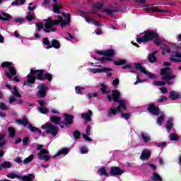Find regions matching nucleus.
I'll list each match as a JSON object with an SVG mask.
<instances>
[{
    "label": "nucleus",
    "instance_id": "obj_54",
    "mask_svg": "<svg viewBox=\"0 0 181 181\" xmlns=\"http://www.w3.org/2000/svg\"><path fill=\"white\" fill-rule=\"evenodd\" d=\"M74 136L75 139H80V136H81V134L78 131H76L74 132Z\"/></svg>",
    "mask_w": 181,
    "mask_h": 181
},
{
    "label": "nucleus",
    "instance_id": "obj_27",
    "mask_svg": "<svg viewBox=\"0 0 181 181\" xmlns=\"http://www.w3.org/2000/svg\"><path fill=\"white\" fill-rule=\"evenodd\" d=\"M170 98H171V100H178V98H180V93L176 92L175 90L170 91Z\"/></svg>",
    "mask_w": 181,
    "mask_h": 181
},
{
    "label": "nucleus",
    "instance_id": "obj_2",
    "mask_svg": "<svg viewBox=\"0 0 181 181\" xmlns=\"http://www.w3.org/2000/svg\"><path fill=\"white\" fill-rule=\"evenodd\" d=\"M121 97V93L118 90H112L111 95H107L108 101L113 100L114 104L107 111V117L112 118L115 117L118 113L121 114V117L123 119H129L131 118L130 113H123V111L127 110V101L126 100H119Z\"/></svg>",
    "mask_w": 181,
    "mask_h": 181
},
{
    "label": "nucleus",
    "instance_id": "obj_46",
    "mask_svg": "<svg viewBox=\"0 0 181 181\" xmlns=\"http://www.w3.org/2000/svg\"><path fill=\"white\" fill-rule=\"evenodd\" d=\"M84 90H86L84 87H81V86L75 87V91L76 94H83V91H84Z\"/></svg>",
    "mask_w": 181,
    "mask_h": 181
},
{
    "label": "nucleus",
    "instance_id": "obj_59",
    "mask_svg": "<svg viewBox=\"0 0 181 181\" xmlns=\"http://www.w3.org/2000/svg\"><path fill=\"white\" fill-rule=\"evenodd\" d=\"M118 84H119V79L116 78L115 80H113L112 85L115 86H118Z\"/></svg>",
    "mask_w": 181,
    "mask_h": 181
},
{
    "label": "nucleus",
    "instance_id": "obj_30",
    "mask_svg": "<svg viewBox=\"0 0 181 181\" xmlns=\"http://www.w3.org/2000/svg\"><path fill=\"white\" fill-rule=\"evenodd\" d=\"M50 120L53 122V124L59 125V127H60V124H62V118L57 116L51 117Z\"/></svg>",
    "mask_w": 181,
    "mask_h": 181
},
{
    "label": "nucleus",
    "instance_id": "obj_63",
    "mask_svg": "<svg viewBox=\"0 0 181 181\" xmlns=\"http://www.w3.org/2000/svg\"><path fill=\"white\" fill-rule=\"evenodd\" d=\"M14 162L16 163H22V158H21V157H17L14 159Z\"/></svg>",
    "mask_w": 181,
    "mask_h": 181
},
{
    "label": "nucleus",
    "instance_id": "obj_53",
    "mask_svg": "<svg viewBox=\"0 0 181 181\" xmlns=\"http://www.w3.org/2000/svg\"><path fill=\"white\" fill-rule=\"evenodd\" d=\"M95 8L96 9H101V8H103V6H104V4L101 3V2H98L95 4Z\"/></svg>",
    "mask_w": 181,
    "mask_h": 181
},
{
    "label": "nucleus",
    "instance_id": "obj_7",
    "mask_svg": "<svg viewBox=\"0 0 181 181\" xmlns=\"http://www.w3.org/2000/svg\"><path fill=\"white\" fill-rule=\"evenodd\" d=\"M52 5L53 6L52 11L54 13H60V12H62L63 8L56 0H45L43 4L45 8H49V6H52Z\"/></svg>",
    "mask_w": 181,
    "mask_h": 181
},
{
    "label": "nucleus",
    "instance_id": "obj_48",
    "mask_svg": "<svg viewBox=\"0 0 181 181\" xmlns=\"http://www.w3.org/2000/svg\"><path fill=\"white\" fill-rule=\"evenodd\" d=\"M8 131L9 136H11V138H13V136H15L16 134L15 129H13V127H8Z\"/></svg>",
    "mask_w": 181,
    "mask_h": 181
},
{
    "label": "nucleus",
    "instance_id": "obj_57",
    "mask_svg": "<svg viewBox=\"0 0 181 181\" xmlns=\"http://www.w3.org/2000/svg\"><path fill=\"white\" fill-rule=\"evenodd\" d=\"M168 100V98L165 95H161L160 97V99L158 100V103H163V101H166Z\"/></svg>",
    "mask_w": 181,
    "mask_h": 181
},
{
    "label": "nucleus",
    "instance_id": "obj_26",
    "mask_svg": "<svg viewBox=\"0 0 181 181\" xmlns=\"http://www.w3.org/2000/svg\"><path fill=\"white\" fill-rule=\"evenodd\" d=\"M158 53L157 50H154L152 53L149 54L148 56V62L150 63H155L156 62V54Z\"/></svg>",
    "mask_w": 181,
    "mask_h": 181
},
{
    "label": "nucleus",
    "instance_id": "obj_42",
    "mask_svg": "<svg viewBox=\"0 0 181 181\" xmlns=\"http://www.w3.org/2000/svg\"><path fill=\"white\" fill-rule=\"evenodd\" d=\"M115 66H122V64H125L127 63V59H119L117 61L113 62Z\"/></svg>",
    "mask_w": 181,
    "mask_h": 181
},
{
    "label": "nucleus",
    "instance_id": "obj_1",
    "mask_svg": "<svg viewBox=\"0 0 181 181\" xmlns=\"http://www.w3.org/2000/svg\"><path fill=\"white\" fill-rule=\"evenodd\" d=\"M70 14L62 13V16H57L55 20H52V18H48L45 20V23H37L36 31L34 34L35 39H40V34L39 32L42 30L44 28V32L49 33V32H56L57 29L54 28L56 25H60L61 28H64L67 26H70Z\"/></svg>",
    "mask_w": 181,
    "mask_h": 181
},
{
    "label": "nucleus",
    "instance_id": "obj_3",
    "mask_svg": "<svg viewBox=\"0 0 181 181\" xmlns=\"http://www.w3.org/2000/svg\"><path fill=\"white\" fill-rule=\"evenodd\" d=\"M154 40L155 45H160L163 49L162 54L165 56V53H170V49L173 44L163 41L155 31L148 30L141 34L140 37L136 39V42L139 44L145 42H150Z\"/></svg>",
    "mask_w": 181,
    "mask_h": 181
},
{
    "label": "nucleus",
    "instance_id": "obj_17",
    "mask_svg": "<svg viewBox=\"0 0 181 181\" xmlns=\"http://www.w3.org/2000/svg\"><path fill=\"white\" fill-rule=\"evenodd\" d=\"M148 110L152 115H156V117H158L160 112L159 107L156 106L153 103L150 104L149 107H148Z\"/></svg>",
    "mask_w": 181,
    "mask_h": 181
},
{
    "label": "nucleus",
    "instance_id": "obj_62",
    "mask_svg": "<svg viewBox=\"0 0 181 181\" xmlns=\"http://www.w3.org/2000/svg\"><path fill=\"white\" fill-rule=\"evenodd\" d=\"M29 142V138L25 137L23 139V145H28V143Z\"/></svg>",
    "mask_w": 181,
    "mask_h": 181
},
{
    "label": "nucleus",
    "instance_id": "obj_11",
    "mask_svg": "<svg viewBox=\"0 0 181 181\" xmlns=\"http://www.w3.org/2000/svg\"><path fill=\"white\" fill-rule=\"evenodd\" d=\"M160 75L163 76V80L165 81H169L172 78H175L176 76L172 75V71L170 68H165L161 69Z\"/></svg>",
    "mask_w": 181,
    "mask_h": 181
},
{
    "label": "nucleus",
    "instance_id": "obj_41",
    "mask_svg": "<svg viewBox=\"0 0 181 181\" xmlns=\"http://www.w3.org/2000/svg\"><path fill=\"white\" fill-rule=\"evenodd\" d=\"M100 90L103 94H108V93H110V90H108L107 86L104 83H100Z\"/></svg>",
    "mask_w": 181,
    "mask_h": 181
},
{
    "label": "nucleus",
    "instance_id": "obj_19",
    "mask_svg": "<svg viewBox=\"0 0 181 181\" xmlns=\"http://www.w3.org/2000/svg\"><path fill=\"white\" fill-rule=\"evenodd\" d=\"M151 151L149 149H144L141 152V155L140 156V159L141 160H148L149 158H151Z\"/></svg>",
    "mask_w": 181,
    "mask_h": 181
},
{
    "label": "nucleus",
    "instance_id": "obj_36",
    "mask_svg": "<svg viewBox=\"0 0 181 181\" xmlns=\"http://www.w3.org/2000/svg\"><path fill=\"white\" fill-rule=\"evenodd\" d=\"M35 179V175L29 174L28 175H24L22 177L23 181H33Z\"/></svg>",
    "mask_w": 181,
    "mask_h": 181
},
{
    "label": "nucleus",
    "instance_id": "obj_28",
    "mask_svg": "<svg viewBox=\"0 0 181 181\" xmlns=\"http://www.w3.org/2000/svg\"><path fill=\"white\" fill-rule=\"evenodd\" d=\"M165 128L168 132H170V130L172 129V128H173V118L172 117L168 118Z\"/></svg>",
    "mask_w": 181,
    "mask_h": 181
},
{
    "label": "nucleus",
    "instance_id": "obj_33",
    "mask_svg": "<svg viewBox=\"0 0 181 181\" xmlns=\"http://www.w3.org/2000/svg\"><path fill=\"white\" fill-rule=\"evenodd\" d=\"M98 173L99 175H100V176H106L107 177H108V173H107V170H105V167H102L100 168L98 171Z\"/></svg>",
    "mask_w": 181,
    "mask_h": 181
},
{
    "label": "nucleus",
    "instance_id": "obj_20",
    "mask_svg": "<svg viewBox=\"0 0 181 181\" xmlns=\"http://www.w3.org/2000/svg\"><path fill=\"white\" fill-rule=\"evenodd\" d=\"M147 11H148V12H157L158 13H160V12H163V13L168 12L167 10L160 9L158 8V6H147Z\"/></svg>",
    "mask_w": 181,
    "mask_h": 181
},
{
    "label": "nucleus",
    "instance_id": "obj_35",
    "mask_svg": "<svg viewBox=\"0 0 181 181\" xmlns=\"http://www.w3.org/2000/svg\"><path fill=\"white\" fill-rule=\"evenodd\" d=\"M163 121H165V114L160 113V115L158 118H157V124L159 127L162 126L163 124Z\"/></svg>",
    "mask_w": 181,
    "mask_h": 181
},
{
    "label": "nucleus",
    "instance_id": "obj_31",
    "mask_svg": "<svg viewBox=\"0 0 181 181\" xmlns=\"http://www.w3.org/2000/svg\"><path fill=\"white\" fill-rule=\"evenodd\" d=\"M11 16L5 12L0 11L1 21H9Z\"/></svg>",
    "mask_w": 181,
    "mask_h": 181
},
{
    "label": "nucleus",
    "instance_id": "obj_39",
    "mask_svg": "<svg viewBox=\"0 0 181 181\" xmlns=\"http://www.w3.org/2000/svg\"><path fill=\"white\" fill-rule=\"evenodd\" d=\"M18 124H21V125H23V127H26V125H29V123L28 122V119L26 117H24L23 119H18L16 121Z\"/></svg>",
    "mask_w": 181,
    "mask_h": 181
},
{
    "label": "nucleus",
    "instance_id": "obj_6",
    "mask_svg": "<svg viewBox=\"0 0 181 181\" xmlns=\"http://www.w3.org/2000/svg\"><path fill=\"white\" fill-rule=\"evenodd\" d=\"M96 54H100L105 56L101 58H98L97 57L91 56L92 58L99 60L100 63H107V62H112L114 56H115V50L113 49H109L105 51H95Z\"/></svg>",
    "mask_w": 181,
    "mask_h": 181
},
{
    "label": "nucleus",
    "instance_id": "obj_56",
    "mask_svg": "<svg viewBox=\"0 0 181 181\" xmlns=\"http://www.w3.org/2000/svg\"><path fill=\"white\" fill-rule=\"evenodd\" d=\"M145 80H142L139 78V76H136V81L134 82V86H136V84H139V83H144Z\"/></svg>",
    "mask_w": 181,
    "mask_h": 181
},
{
    "label": "nucleus",
    "instance_id": "obj_60",
    "mask_svg": "<svg viewBox=\"0 0 181 181\" xmlns=\"http://www.w3.org/2000/svg\"><path fill=\"white\" fill-rule=\"evenodd\" d=\"M0 110H8V107L6 106V105H5V103H0Z\"/></svg>",
    "mask_w": 181,
    "mask_h": 181
},
{
    "label": "nucleus",
    "instance_id": "obj_21",
    "mask_svg": "<svg viewBox=\"0 0 181 181\" xmlns=\"http://www.w3.org/2000/svg\"><path fill=\"white\" fill-rule=\"evenodd\" d=\"M38 104H40V107H38L37 110L41 112V114H47L49 110L45 106V101L43 100H38Z\"/></svg>",
    "mask_w": 181,
    "mask_h": 181
},
{
    "label": "nucleus",
    "instance_id": "obj_16",
    "mask_svg": "<svg viewBox=\"0 0 181 181\" xmlns=\"http://www.w3.org/2000/svg\"><path fill=\"white\" fill-rule=\"evenodd\" d=\"M170 60L174 63H181V53L175 52L170 56ZM178 70H181V66H179Z\"/></svg>",
    "mask_w": 181,
    "mask_h": 181
},
{
    "label": "nucleus",
    "instance_id": "obj_51",
    "mask_svg": "<svg viewBox=\"0 0 181 181\" xmlns=\"http://www.w3.org/2000/svg\"><path fill=\"white\" fill-rule=\"evenodd\" d=\"M4 138H5V134H0V146H4L5 145Z\"/></svg>",
    "mask_w": 181,
    "mask_h": 181
},
{
    "label": "nucleus",
    "instance_id": "obj_43",
    "mask_svg": "<svg viewBox=\"0 0 181 181\" xmlns=\"http://www.w3.org/2000/svg\"><path fill=\"white\" fill-rule=\"evenodd\" d=\"M26 19L30 22V21H33L35 19V13L33 12H28L26 16Z\"/></svg>",
    "mask_w": 181,
    "mask_h": 181
},
{
    "label": "nucleus",
    "instance_id": "obj_38",
    "mask_svg": "<svg viewBox=\"0 0 181 181\" xmlns=\"http://www.w3.org/2000/svg\"><path fill=\"white\" fill-rule=\"evenodd\" d=\"M28 128L31 132H38L40 135L42 134V131L40 129H39L37 127L32 126V124H28Z\"/></svg>",
    "mask_w": 181,
    "mask_h": 181
},
{
    "label": "nucleus",
    "instance_id": "obj_47",
    "mask_svg": "<svg viewBox=\"0 0 181 181\" xmlns=\"http://www.w3.org/2000/svg\"><path fill=\"white\" fill-rule=\"evenodd\" d=\"M168 138L170 141H177V139H179V136L176 134H170Z\"/></svg>",
    "mask_w": 181,
    "mask_h": 181
},
{
    "label": "nucleus",
    "instance_id": "obj_23",
    "mask_svg": "<svg viewBox=\"0 0 181 181\" xmlns=\"http://www.w3.org/2000/svg\"><path fill=\"white\" fill-rule=\"evenodd\" d=\"M84 18L86 22H87L88 23H92V25H95V26H103V23H100V22L94 19H91L88 16H85Z\"/></svg>",
    "mask_w": 181,
    "mask_h": 181
},
{
    "label": "nucleus",
    "instance_id": "obj_18",
    "mask_svg": "<svg viewBox=\"0 0 181 181\" xmlns=\"http://www.w3.org/2000/svg\"><path fill=\"white\" fill-rule=\"evenodd\" d=\"M124 173V170L119 168V167H112L110 168V175H112V176L120 175Z\"/></svg>",
    "mask_w": 181,
    "mask_h": 181
},
{
    "label": "nucleus",
    "instance_id": "obj_14",
    "mask_svg": "<svg viewBox=\"0 0 181 181\" xmlns=\"http://www.w3.org/2000/svg\"><path fill=\"white\" fill-rule=\"evenodd\" d=\"M134 67L136 70H139L141 73H144L146 76L148 77V78H155V75L152 73L148 71L145 67L142 66V64L140 63L134 64Z\"/></svg>",
    "mask_w": 181,
    "mask_h": 181
},
{
    "label": "nucleus",
    "instance_id": "obj_55",
    "mask_svg": "<svg viewBox=\"0 0 181 181\" xmlns=\"http://www.w3.org/2000/svg\"><path fill=\"white\" fill-rule=\"evenodd\" d=\"M28 9V11H35L36 6L33 5V3H30Z\"/></svg>",
    "mask_w": 181,
    "mask_h": 181
},
{
    "label": "nucleus",
    "instance_id": "obj_58",
    "mask_svg": "<svg viewBox=\"0 0 181 181\" xmlns=\"http://www.w3.org/2000/svg\"><path fill=\"white\" fill-rule=\"evenodd\" d=\"M15 22L16 23H22L23 22H25V20H23V18H16Z\"/></svg>",
    "mask_w": 181,
    "mask_h": 181
},
{
    "label": "nucleus",
    "instance_id": "obj_64",
    "mask_svg": "<svg viewBox=\"0 0 181 181\" xmlns=\"http://www.w3.org/2000/svg\"><path fill=\"white\" fill-rule=\"evenodd\" d=\"M159 90L161 91L162 94H166V93H168L166 88H160Z\"/></svg>",
    "mask_w": 181,
    "mask_h": 181
},
{
    "label": "nucleus",
    "instance_id": "obj_45",
    "mask_svg": "<svg viewBox=\"0 0 181 181\" xmlns=\"http://www.w3.org/2000/svg\"><path fill=\"white\" fill-rule=\"evenodd\" d=\"M152 180L154 181H162V177L158 173H153Z\"/></svg>",
    "mask_w": 181,
    "mask_h": 181
},
{
    "label": "nucleus",
    "instance_id": "obj_9",
    "mask_svg": "<svg viewBox=\"0 0 181 181\" xmlns=\"http://www.w3.org/2000/svg\"><path fill=\"white\" fill-rule=\"evenodd\" d=\"M1 67L5 68L7 67L8 69V71H5V75L8 78H12V76H16V70L15 69V67L12 65V63L11 62H4L1 64Z\"/></svg>",
    "mask_w": 181,
    "mask_h": 181
},
{
    "label": "nucleus",
    "instance_id": "obj_32",
    "mask_svg": "<svg viewBox=\"0 0 181 181\" xmlns=\"http://www.w3.org/2000/svg\"><path fill=\"white\" fill-rule=\"evenodd\" d=\"M102 12H105V13H107V15H108L109 16H112V13L115 12V10L111 8V6H110V8H103Z\"/></svg>",
    "mask_w": 181,
    "mask_h": 181
},
{
    "label": "nucleus",
    "instance_id": "obj_34",
    "mask_svg": "<svg viewBox=\"0 0 181 181\" xmlns=\"http://www.w3.org/2000/svg\"><path fill=\"white\" fill-rule=\"evenodd\" d=\"M12 168V163L9 161H4L1 163V169H9Z\"/></svg>",
    "mask_w": 181,
    "mask_h": 181
},
{
    "label": "nucleus",
    "instance_id": "obj_61",
    "mask_svg": "<svg viewBox=\"0 0 181 181\" xmlns=\"http://www.w3.org/2000/svg\"><path fill=\"white\" fill-rule=\"evenodd\" d=\"M95 97H97V93H96L88 94V98H89V99H91V98H95Z\"/></svg>",
    "mask_w": 181,
    "mask_h": 181
},
{
    "label": "nucleus",
    "instance_id": "obj_8",
    "mask_svg": "<svg viewBox=\"0 0 181 181\" xmlns=\"http://www.w3.org/2000/svg\"><path fill=\"white\" fill-rule=\"evenodd\" d=\"M42 129H46V133L56 136L59 134V127L53 125L52 123H46L42 127Z\"/></svg>",
    "mask_w": 181,
    "mask_h": 181
},
{
    "label": "nucleus",
    "instance_id": "obj_25",
    "mask_svg": "<svg viewBox=\"0 0 181 181\" xmlns=\"http://www.w3.org/2000/svg\"><path fill=\"white\" fill-rule=\"evenodd\" d=\"M91 115H93V112L91 110H88L87 112L82 115L83 119H85L86 122L91 121Z\"/></svg>",
    "mask_w": 181,
    "mask_h": 181
},
{
    "label": "nucleus",
    "instance_id": "obj_10",
    "mask_svg": "<svg viewBox=\"0 0 181 181\" xmlns=\"http://www.w3.org/2000/svg\"><path fill=\"white\" fill-rule=\"evenodd\" d=\"M6 87L8 90H10L13 94V95L9 98L10 104H12V103H15V101H16V99L15 98V97H18V98H21V97H22L21 95V94L19 93L18 88H16V86H14L13 88L12 89V88H11V86L9 84L6 83Z\"/></svg>",
    "mask_w": 181,
    "mask_h": 181
},
{
    "label": "nucleus",
    "instance_id": "obj_37",
    "mask_svg": "<svg viewBox=\"0 0 181 181\" xmlns=\"http://www.w3.org/2000/svg\"><path fill=\"white\" fill-rule=\"evenodd\" d=\"M51 46H52V47H54V49H60V42L57 40H53L51 42Z\"/></svg>",
    "mask_w": 181,
    "mask_h": 181
},
{
    "label": "nucleus",
    "instance_id": "obj_49",
    "mask_svg": "<svg viewBox=\"0 0 181 181\" xmlns=\"http://www.w3.org/2000/svg\"><path fill=\"white\" fill-rule=\"evenodd\" d=\"M33 160V154H31L29 157L26 158L24 160H23V163L25 165L28 164V163H30L31 161Z\"/></svg>",
    "mask_w": 181,
    "mask_h": 181
},
{
    "label": "nucleus",
    "instance_id": "obj_24",
    "mask_svg": "<svg viewBox=\"0 0 181 181\" xmlns=\"http://www.w3.org/2000/svg\"><path fill=\"white\" fill-rule=\"evenodd\" d=\"M90 135H91L90 127V126H88L86 128V134H83V138H84L86 141L91 142L93 140L91 139V138H90Z\"/></svg>",
    "mask_w": 181,
    "mask_h": 181
},
{
    "label": "nucleus",
    "instance_id": "obj_29",
    "mask_svg": "<svg viewBox=\"0 0 181 181\" xmlns=\"http://www.w3.org/2000/svg\"><path fill=\"white\" fill-rule=\"evenodd\" d=\"M42 43L44 45L45 49H52V44H50V41H49V38L44 37L42 38Z\"/></svg>",
    "mask_w": 181,
    "mask_h": 181
},
{
    "label": "nucleus",
    "instance_id": "obj_5",
    "mask_svg": "<svg viewBox=\"0 0 181 181\" xmlns=\"http://www.w3.org/2000/svg\"><path fill=\"white\" fill-rule=\"evenodd\" d=\"M69 152H70L69 148H62L59 150L54 156H51L49 151L43 148L41 149L38 153V159H40V160H45V162H49L51 158H53V159H56V158L60 156V155H67Z\"/></svg>",
    "mask_w": 181,
    "mask_h": 181
},
{
    "label": "nucleus",
    "instance_id": "obj_13",
    "mask_svg": "<svg viewBox=\"0 0 181 181\" xmlns=\"http://www.w3.org/2000/svg\"><path fill=\"white\" fill-rule=\"evenodd\" d=\"M64 118V121L62 122L60 128H64L65 127L71 125L73 124V119H74V116H73V115L65 114Z\"/></svg>",
    "mask_w": 181,
    "mask_h": 181
},
{
    "label": "nucleus",
    "instance_id": "obj_52",
    "mask_svg": "<svg viewBox=\"0 0 181 181\" xmlns=\"http://www.w3.org/2000/svg\"><path fill=\"white\" fill-rule=\"evenodd\" d=\"M81 149V153L84 154V153H88V148L86 146H82L80 148Z\"/></svg>",
    "mask_w": 181,
    "mask_h": 181
},
{
    "label": "nucleus",
    "instance_id": "obj_15",
    "mask_svg": "<svg viewBox=\"0 0 181 181\" xmlns=\"http://www.w3.org/2000/svg\"><path fill=\"white\" fill-rule=\"evenodd\" d=\"M39 91L37 93V97L40 98H43L46 97V93H47V86L45 83L40 84L37 86Z\"/></svg>",
    "mask_w": 181,
    "mask_h": 181
},
{
    "label": "nucleus",
    "instance_id": "obj_44",
    "mask_svg": "<svg viewBox=\"0 0 181 181\" xmlns=\"http://www.w3.org/2000/svg\"><path fill=\"white\" fill-rule=\"evenodd\" d=\"M10 179H19L21 176L15 173H10L7 175Z\"/></svg>",
    "mask_w": 181,
    "mask_h": 181
},
{
    "label": "nucleus",
    "instance_id": "obj_4",
    "mask_svg": "<svg viewBox=\"0 0 181 181\" xmlns=\"http://www.w3.org/2000/svg\"><path fill=\"white\" fill-rule=\"evenodd\" d=\"M36 77L37 80H48L50 81L52 76L50 74L46 73L42 70L30 69V74L27 76V81L23 83V86H30L34 84L36 81Z\"/></svg>",
    "mask_w": 181,
    "mask_h": 181
},
{
    "label": "nucleus",
    "instance_id": "obj_40",
    "mask_svg": "<svg viewBox=\"0 0 181 181\" xmlns=\"http://www.w3.org/2000/svg\"><path fill=\"white\" fill-rule=\"evenodd\" d=\"M25 4V0H15L11 3L13 6H19V5H23Z\"/></svg>",
    "mask_w": 181,
    "mask_h": 181
},
{
    "label": "nucleus",
    "instance_id": "obj_50",
    "mask_svg": "<svg viewBox=\"0 0 181 181\" xmlns=\"http://www.w3.org/2000/svg\"><path fill=\"white\" fill-rule=\"evenodd\" d=\"M153 84L154 86H165V84H166V82L163 81H155L153 82Z\"/></svg>",
    "mask_w": 181,
    "mask_h": 181
},
{
    "label": "nucleus",
    "instance_id": "obj_12",
    "mask_svg": "<svg viewBox=\"0 0 181 181\" xmlns=\"http://www.w3.org/2000/svg\"><path fill=\"white\" fill-rule=\"evenodd\" d=\"M94 67L96 68L88 69V71L93 73V74L96 73H107V71H111L112 70L111 68L104 67L101 65H94Z\"/></svg>",
    "mask_w": 181,
    "mask_h": 181
},
{
    "label": "nucleus",
    "instance_id": "obj_22",
    "mask_svg": "<svg viewBox=\"0 0 181 181\" xmlns=\"http://www.w3.org/2000/svg\"><path fill=\"white\" fill-rule=\"evenodd\" d=\"M140 135H141V138L143 142H144V144H148V142H149L151 141V136L149 135V134H148L145 132H141Z\"/></svg>",
    "mask_w": 181,
    "mask_h": 181
}]
</instances>
